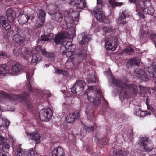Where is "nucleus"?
I'll list each match as a JSON object with an SVG mask.
<instances>
[{
    "mask_svg": "<svg viewBox=\"0 0 156 156\" xmlns=\"http://www.w3.org/2000/svg\"><path fill=\"white\" fill-rule=\"evenodd\" d=\"M75 48L76 46L72 44V43L71 42L70 45H68L65 51L69 50L70 51H74Z\"/></svg>",
    "mask_w": 156,
    "mask_h": 156,
    "instance_id": "obj_43",
    "label": "nucleus"
},
{
    "mask_svg": "<svg viewBox=\"0 0 156 156\" xmlns=\"http://www.w3.org/2000/svg\"><path fill=\"white\" fill-rule=\"evenodd\" d=\"M30 19H33L32 16H29L28 15L23 14V12H21L17 17L19 23L21 24H24L27 23Z\"/></svg>",
    "mask_w": 156,
    "mask_h": 156,
    "instance_id": "obj_16",
    "label": "nucleus"
},
{
    "mask_svg": "<svg viewBox=\"0 0 156 156\" xmlns=\"http://www.w3.org/2000/svg\"><path fill=\"white\" fill-rule=\"evenodd\" d=\"M139 61L138 59L136 57H133V58H130L127 62L126 65L129 64L131 67L135 65L136 66H139Z\"/></svg>",
    "mask_w": 156,
    "mask_h": 156,
    "instance_id": "obj_33",
    "label": "nucleus"
},
{
    "mask_svg": "<svg viewBox=\"0 0 156 156\" xmlns=\"http://www.w3.org/2000/svg\"><path fill=\"white\" fill-rule=\"evenodd\" d=\"M53 35V34L50 31L47 34H44L42 35L40 37V39L42 41H49L52 39Z\"/></svg>",
    "mask_w": 156,
    "mask_h": 156,
    "instance_id": "obj_29",
    "label": "nucleus"
},
{
    "mask_svg": "<svg viewBox=\"0 0 156 156\" xmlns=\"http://www.w3.org/2000/svg\"><path fill=\"white\" fill-rule=\"evenodd\" d=\"M27 134L28 136L34 140L36 144L40 143V136L37 131L36 132H33V133H27Z\"/></svg>",
    "mask_w": 156,
    "mask_h": 156,
    "instance_id": "obj_26",
    "label": "nucleus"
},
{
    "mask_svg": "<svg viewBox=\"0 0 156 156\" xmlns=\"http://www.w3.org/2000/svg\"><path fill=\"white\" fill-rule=\"evenodd\" d=\"M146 103L148 109L150 110L151 112H152L153 113L154 112V108H153L152 106L150 105H149L147 100H146Z\"/></svg>",
    "mask_w": 156,
    "mask_h": 156,
    "instance_id": "obj_50",
    "label": "nucleus"
},
{
    "mask_svg": "<svg viewBox=\"0 0 156 156\" xmlns=\"http://www.w3.org/2000/svg\"><path fill=\"white\" fill-rule=\"evenodd\" d=\"M0 56H3L8 57V55L5 52L2 51H0Z\"/></svg>",
    "mask_w": 156,
    "mask_h": 156,
    "instance_id": "obj_56",
    "label": "nucleus"
},
{
    "mask_svg": "<svg viewBox=\"0 0 156 156\" xmlns=\"http://www.w3.org/2000/svg\"><path fill=\"white\" fill-rule=\"evenodd\" d=\"M140 16L141 18H143V19L144 18V14H142V15H141Z\"/></svg>",
    "mask_w": 156,
    "mask_h": 156,
    "instance_id": "obj_64",
    "label": "nucleus"
},
{
    "mask_svg": "<svg viewBox=\"0 0 156 156\" xmlns=\"http://www.w3.org/2000/svg\"><path fill=\"white\" fill-rule=\"evenodd\" d=\"M144 12L145 13H147V14H153V12L152 11L151 12V11L149 9V8H145L144 10Z\"/></svg>",
    "mask_w": 156,
    "mask_h": 156,
    "instance_id": "obj_53",
    "label": "nucleus"
},
{
    "mask_svg": "<svg viewBox=\"0 0 156 156\" xmlns=\"http://www.w3.org/2000/svg\"><path fill=\"white\" fill-rule=\"evenodd\" d=\"M148 71L151 73L152 77L154 78H156V66L152 65L148 68Z\"/></svg>",
    "mask_w": 156,
    "mask_h": 156,
    "instance_id": "obj_35",
    "label": "nucleus"
},
{
    "mask_svg": "<svg viewBox=\"0 0 156 156\" xmlns=\"http://www.w3.org/2000/svg\"><path fill=\"white\" fill-rule=\"evenodd\" d=\"M74 32L73 29H71L68 30V32H67V35L70 38L71 37L73 38L74 34Z\"/></svg>",
    "mask_w": 156,
    "mask_h": 156,
    "instance_id": "obj_45",
    "label": "nucleus"
},
{
    "mask_svg": "<svg viewBox=\"0 0 156 156\" xmlns=\"http://www.w3.org/2000/svg\"><path fill=\"white\" fill-rule=\"evenodd\" d=\"M134 108V114L141 117L143 118L146 115H149L151 114V113L148 111H142L140 107L138 106H135Z\"/></svg>",
    "mask_w": 156,
    "mask_h": 156,
    "instance_id": "obj_14",
    "label": "nucleus"
},
{
    "mask_svg": "<svg viewBox=\"0 0 156 156\" xmlns=\"http://www.w3.org/2000/svg\"><path fill=\"white\" fill-rule=\"evenodd\" d=\"M91 149V147H87L86 148V151L88 152H89L90 151V150Z\"/></svg>",
    "mask_w": 156,
    "mask_h": 156,
    "instance_id": "obj_59",
    "label": "nucleus"
},
{
    "mask_svg": "<svg viewBox=\"0 0 156 156\" xmlns=\"http://www.w3.org/2000/svg\"><path fill=\"white\" fill-rule=\"evenodd\" d=\"M90 104L92 103V105L94 107L98 106L101 102L100 98H98V100L92 98V100L90 99Z\"/></svg>",
    "mask_w": 156,
    "mask_h": 156,
    "instance_id": "obj_34",
    "label": "nucleus"
},
{
    "mask_svg": "<svg viewBox=\"0 0 156 156\" xmlns=\"http://www.w3.org/2000/svg\"><path fill=\"white\" fill-rule=\"evenodd\" d=\"M66 37L64 33L61 32L56 35L55 37L53 39V41L57 44H59L63 41L64 38H66Z\"/></svg>",
    "mask_w": 156,
    "mask_h": 156,
    "instance_id": "obj_21",
    "label": "nucleus"
},
{
    "mask_svg": "<svg viewBox=\"0 0 156 156\" xmlns=\"http://www.w3.org/2000/svg\"><path fill=\"white\" fill-rule=\"evenodd\" d=\"M6 16L8 21L13 22L16 17V12L12 8H9L6 12Z\"/></svg>",
    "mask_w": 156,
    "mask_h": 156,
    "instance_id": "obj_12",
    "label": "nucleus"
},
{
    "mask_svg": "<svg viewBox=\"0 0 156 156\" xmlns=\"http://www.w3.org/2000/svg\"><path fill=\"white\" fill-rule=\"evenodd\" d=\"M130 136H133V130L132 129H131L130 130Z\"/></svg>",
    "mask_w": 156,
    "mask_h": 156,
    "instance_id": "obj_60",
    "label": "nucleus"
},
{
    "mask_svg": "<svg viewBox=\"0 0 156 156\" xmlns=\"http://www.w3.org/2000/svg\"><path fill=\"white\" fill-rule=\"evenodd\" d=\"M9 96V94L5 92L0 91V100L2 99V97H7Z\"/></svg>",
    "mask_w": 156,
    "mask_h": 156,
    "instance_id": "obj_47",
    "label": "nucleus"
},
{
    "mask_svg": "<svg viewBox=\"0 0 156 156\" xmlns=\"http://www.w3.org/2000/svg\"><path fill=\"white\" fill-rule=\"evenodd\" d=\"M84 129H85V131L89 133L92 132L94 130V128L93 126H92L90 127L85 126Z\"/></svg>",
    "mask_w": 156,
    "mask_h": 156,
    "instance_id": "obj_48",
    "label": "nucleus"
},
{
    "mask_svg": "<svg viewBox=\"0 0 156 156\" xmlns=\"http://www.w3.org/2000/svg\"><path fill=\"white\" fill-rule=\"evenodd\" d=\"M105 48L107 50H111L112 51H114L117 47V42L113 40L111 37L107 39L105 43Z\"/></svg>",
    "mask_w": 156,
    "mask_h": 156,
    "instance_id": "obj_9",
    "label": "nucleus"
},
{
    "mask_svg": "<svg viewBox=\"0 0 156 156\" xmlns=\"http://www.w3.org/2000/svg\"><path fill=\"white\" fill-rule=\"evenodd\" d=\"M26 74L27 82L26 83V87L29 93L33 92V89L31 86L32 80L31 78V76L30 73L27 71L25 70Z\"/></svg>",
    "mask_w": 156,
    "mask_h": 156,
    "instance_id": "obj_17",
    "label": "nucleus"
},
{
    "mask_svg": "<svg viewBox=\"0 0 156 156\" xmlns=\"http://www.w3.org/2000/svg\"><path fill=\"white\" fill-rule=\"evenodd\" d=\"M18 156H33L34 152L32 150H30L26 151H23L21 148L18 149L17 150Z\"/></svg>",
    "mask_w": 156,
    "mask_h": 156,
    "instance_id": "obj_23",
    "label": "nucleus"
},
{
    "mask_svg": "<svg viewBox=\"0 0 156 156\" xmlns=\"http://www.w3.org/2000/svg\"><path fill=\"white\" fill-rule=\"evenodd\" d=\"M80 115V112L78 110H76L74 112L70 113L66 117L67 122L69 123L73 122L79 118Z\"/></svg>",
    "mask_w": 156,
    "mask_h": 156,
    "instance_id": "obj_11",
    "label": "nucleus"
},
{
    "mask_svg": "<svg viewBox=\"0 0 156 156\" xmlns=\"http://www.w3.org/2000/svg\"><path fill=\"white\" fill-rule=\"evenodd\" d=\"M91 82L90 83H95L97 80V78L95 75H93L91 77Z\"/></svg>",
    "mask_w": 156,
    "mask_h": 156,
    "instance_id": "obj_55",
    "label": "nucleus"
},
{
    "mask_svg": "<svg viewBox=\"0 0 156 156\" xmlns=\"http://www.w3.org/2000/svg\"><path fill=\"white\" fill-rule=\"evenodd\" d=\"M24 70V66L18 63L13 65L10 70L9 73L18 75Z\"/></svg>",
    "mask_w": 156,
    "mask_h": 156,
    "instance_id": "obj_8",
    "label": "nucleus"
},
{
    "mask_svg": "<svg viewBox=\"0 0 156 156\" xmlns=\"http://www.w3.org/2000/svg\"><path fill=\"white\" fill-rule=\"evenodd\" d=\"M130 2H133L136 4L138 1V0H129Z\"/></svg>",
    "mask_w": 156,
    "mask_h": 156,
    "instance_id": "obj_61",
    "label": "nucleus"
},
{
    "mask_svg": "<svg viewBox=\"0 0 156 156\" xmlns=\"http://www.w3.org/2000/svg\"><path fill=\"white\" fill-rule=\"evenodd\" d=\"M85 113L89 120H91L93 119L94 117V108L92 106H89L86 108Z\"/></svg>",
    "mask_w": 156,
    "mask_h": 156,
    "instance_id": "obj_22",
    "label": "nucleus"
},
{
    "mask_svg": "<svg viewBox=\"0 0 156 156\" xmlns=\"http://www.w3.org/2000/svg\"><path fill=\"white\" fill-rule=\"evenodd\" d=\"M70 4L78 9H83L86 6V2L83 0H72Z\"/></svg>",
    "mask_w": 156,
    "mask_h": 156,
    "instance_id": "obj_15",
    "label": "nucleus"
},
{
    "mask_svg": "<svg viewBox=\"0 0 156 156\" xmlns=\"http://www.w3.org/2000/svg\"><path fill=\"white\" fill-rule=\"evenodd\" d=\"M2 122H2L3 124L2 125H4V126H2L0 127H7L9 126V123H10V122L8 120H6V121H5L4 120H3V119Z\"/></svg>",
    "mask_w": 156,
    "mask_h": 156,
    "instance_id": "obj_52",
    "label": "nucleus"
},
{
    "mask_svg": "<svg viewBox=\"0 0 156 156\" xmlns=\"http://www.w3.org/2000/svg\"><path fill=\"white\" fill-rule=\"evenodd\" d=\"M103 30L105 33H111L112 32V28L104 26L103 27Z\"/></svg>",
    "mask_w": 156,
    "mask_h": 156,
    "instance_id": "obj_46",
    "label": "nucleus"
},
{
    "mask_svg": "<svg viewBox=\"0 0 156 156\" xmlns=\"http://www.w3.org/2000/svg\"><path fill=\"white\" fill-rule=\"evenodd\" d=\"M41 57L40 55L37 53H34L32 55V58L30 62L31 65H36L41 60Z\"/></svg>",
    "mask_w": 156,
    "mask_h": 156,
    "instance_id": "obj_27",
    "label": "nucleus"
},
{
    "mask_svg": "<svg viewBox=\"0 0 156 156\" xmlns=\"http://www.w3.org/2000/svg\"><path fill=\"white\" fill-rule=\"evenodd\" d=\"M52 19L57 23H60L63 20L62 14L59 12H56L52 15Z\"/></svg>",
    "mask_w": 156,
    "mask_h": 156,
    "instance_id": "obj_28",
    "label": "nucleus"
},
{
    "mask_svg": "<svg viewBox=\"0 0 156 156\" xmlns=\"http://www.w3.org/2000/svg\"><path fill=\"white\" fill-rule=\"evenodd\" d=\"M0 156H7L5 154H4L2 152H0Z\"/></svg>",
    "mask_w": 156,
    "mask_h": 156,
    "instance_id": "obj_62",
    "label": "nucleus"
},
{
    "mask_svg": "<svg viewBox=\"0 0 156 156\" xmlns=\"http://www.w3.org/2000/svg\"><path fill=\"white\" fill-rule=\"evenodd\" d=\"M97 4L98 6L96 7V8H101L104 6V4L102 2L101 0L97 1Z\"/></svg>",
    "mask_w": 156,
    "mask_h": 156,
    "instance_id": "obj_51",
    "label": "nucleus"
},
{
    "mask_svg": "<svg viewBox=\"0 0 156 156\" xmlns=\"http://www.w3.org/2000/svg\"><path fill=\"white\" fill-rule=\"evenodd\" d=\"M78 39L80 44L81 45H85L88 43L90 40V37L85 32L78 35Z\"/></svg>",
    "mask_w": 156,
    "mask_h": 156,
    "instance_id": "obj_13",
    "label": "nucleus"
},
{
    "mask_svg": "<svg viewBox=\"0 0 156 156\" xmlns=\"http://www.w3.org/2000/svg\"><path fill=\"white\" fill-rule=\"evenodd\" d=\"M93 13L97 20L102 21L105 23L109 22V21L106 18V16L103 12L102 9L96 8L93 10Z\"/></svg>",
    "mask_w": 156,
    "mask_h": 156,
    "instance_id": "obj_7",
    "label": "nucleus"
},
{
    "mask_svg": "<svg viewBox=\"0 0 156 156\" xmlns=\"http://www.w3.org/2000/svg\"><path fill=\"white\" fill-rule=\"evenodd\" d=\"M124 51L128 54H131L134 52V50L131 47H129L125 48Z\"/></svg>",
    "mask_w": 156,
    "mask_h": 156,
    "instance_id": "obj_44",
    "label": "nucleus"
},
{
    "mask_svg": "<svg viewBox=\"0 0 156 156\" xmlns=\"http://www.w3.org/2000/svg\"><path fill=\"white\" fill-rule=\"evenodd\" d=\"M104 139H105V140L103 141L102 144L104 145L108 144V141L109 140V138L106 137L105 138H104L103 140H104Z\"/></svg>",
    "mask_w": 156,
    "mask_h": 156,
    "instance_id": "obj_54",
    "label": "nucleus"
},
{
    "mask_svg": "<svg viewBox=\"0 0 156 156\" xmlns=\"http://www.w3.org/2000/svg\"><path fill=\"white\" fill-rule=\"evenodd\" d=\"M65 38L63 39L62 44L61 45L60 52L62 55L64 56L66 54L65 51L66 50L67 47L68 45H70L71 44V42L68 41L66 40H64Z\"/></svg>",
    "mask_w": 156,
    "mask_h": 156,
    "instance_id": "obj_24",
    "label": "nucleus"
},
{
    "mask_svg": "<svg viewBox=\"0 0 156 156\" xmlns=\"http://www.w3.org/2000/svg\"><path fill=\"white\" fill-rule=\"evenodd\" d=\"M87 51L84 48L81 47L76 54L78 62L81 63L86 59Z\"/></svg>",
    "mask_w": 156,
    "mask_h": 156,
    "instance_id": "obj_10",
    "label": "nucleus"
},
{
    "mask_svg": "<svg viewBox=\"0 0 156 156\" xmlns=\"http://www.w3.org/2000/svg\"><path fill=\"white\" fill-rule=\"evenodd\" d=\"M86 86V83L83 80H77L71 88L72 93L74 94H81Z\"/></svg>",
    "mask_w": 156,
    "mask_h": 156,
    "instance_id": "obj_4",
    "label": "nucleus"
},
{
    "mask_svg": "<svg viewBox=\"0 0 156 156\" xmlns=\"http://www.w3.org/2000/svg\"><path fill=\"white\" fill-rule=\"evenodd\" d=\"M138 144L140 146V150L143 152H150L154 148L153 145L151 143L148 137H143L139 140Z\"/></svg>",
    "mask_w": 156,
    "mask_h": 156,
    "instance_id": "obj_3",
    "label": "nucleus"
},
{
    "mask_svg": "<svg viewBox=\"0 0 156 156\" xmlns=\"http://www.w3.org/2000/svg\"><path fill=\"white\" fill-rule=\"evenodd\" d=\"M16 50H14L13 51V54H14V55H17V54H15V51H16Z\"/></svg>",
    "mask_w": 156,
    "mask_h": 156,
    "instance_id": "obj_63",
    "label": "nucleus"
},
{
    "mask_svg": "<svg viewBox=\"0 0 156 156\" xmlns=\"http://www.w3.org/2000/svg\"><path fill=\"white\" fill-rule=\"evenodd\" d=\"M35 50L36 52H41L42 54L44 55L45 54L46 51L45 49L42 48V46L40 45H37L35 48Z\"/></svg>",
    "mask_w": 156,
    "mask_h": 156,
    "instance_id": "obj_40",
    "label": "nucleus"
},
{
    "mask_svg": "<svg viewBox=\"0 0 156 156\" xmlns=\"http://www.w3.org/2000/svg\"><path fill=\"white\" fill-rule=\"evenodd\" d=\"M66 52V54L64 55H66V56L68 58H70V59L71 60V61H72L74 59L73 57H72V56L73 55L75 54V52L73 51H70L69 50H67L66 51H65Z\"/></svg>",
    "mask_w": 156,
    "mask_h": 156,
    "instance_id": "obj_39",
    "label": "nucleus"
},
{
    "mask_svg": "<svg viewBox=\"0 0 156 156\" xmlns=\"http://www.w3.org/2000/svg\"><path fill=\"white\" fill-rule=\"evenodd\" d=\"M112 83L115 85L117 88L120 94L123 91L124 95H126L127 91L125 89H129L131 93L134 95L136 94L137 93V87L135 85L128 84L126 83H124L118 79H116L114 76L112 78Z\"/></svg>",
    "mask_w": 156,
    "mask_h": 156,
    "instance_id": "obj_1",
    "label": "nucleus"
},
{
    "mask_svg": "<svg viewBox=\"0 0 156 156\" xmlns=\"http://www.w3.org/2000/svg\"><path fill=\"white\" fill-rule=\"evenodd\" d=\"M3 118L2 117H1V116H0V127L1 126H4V125H2L3 123Z\"/></svg>",
    "mask_w": 156,
    "mask_h": 156,
    "instance_id": "obj_57",
    "label": "nucleus"
},
{
    "mask_svg": "<svg viewBox=\"0 0 156 156\" xmlns=\"http://www.w3.org/2000/svg\"><path fill=\"white\" fill-rule=\"evenodd\" d=\"M45 53V54H44V55L45 56L47 57L48 58H50L51 60L52 61H53L55 60V55L54 53H48L46 51Z\"/></svg>",
    "mask_w": 156,
    "mask_h": 156,
    "instance_id": "obj_41",
    "label": "nucleus"
},
{
    "mask_svg": "<svg viewBox=\"0 0 156 156\" xmlns=\"http://www.w3.org/2000/svg\"><path fill=\"white\" fill-rule=\"evenodd\" d=\"M97 136L96 135L94 139L95 141L96 142H98L99 140V139L98 137H97Z\"/></svg>",
    "mask_w": 156,
    "mask_h": 156,
    "instance_id": "obj_58",
    "label": "nucleus"
},
{
    "mask_svg": "<svg viewBox=\"0 0 156 156\" xmlns=\"http://www.w3.org/2000/svg\"><path fill=\"white\" fill-rule=\"evenodd\" d=\"M73 9L70 8L64 12V21L68 27H71L74 23L79 21V12L77 10L74 11Z\"/></svg>",
    "mask_w": 156,
    "mask_h": 156,
    "instance_id": "obj_2",
    "label": "nucleus"
},
{
    "mask_svg": "<svg viewBox=\"0 0 156 156\" xmlns=\"http://www.w3.org/2000/svg\"><path fill=\"white\" fill-rule=\"evenodd\" d=\"M137 73L138 77L140 80L145 82L148 81V77L145 74L144 70H140Z\"/></svg>",
    "mask_w": 156,
    "mask_h": 156,
    "instance_id": "obj_30",
    "label": "nucleus"
},
{
    "mask_svg": "<svg viewBox=\"0 0 156 156\" xmlns=\"http://www.w3.org/2000/svg\"><path fill=\"white\" fill-rule=\"evenodd\" d=\"M52 156H65V151L64 149L60 146H57L52 151Z\"/></svg>",
    "mask_w": 156,
    "mask_h": 156,
    "instance_id": "obj_18",
    "label": "nucleus"
},
{
    "mask_svg": "<svg viewBox=\"0 0 156 156\" xmlns=\"http://www.w3.org/2000/svg\"><path fill=\"white\" fill-rule=\"evenodd\" d=\"M0 26L2 28H3L6 31L9 30L11 29V25L7 22L5 16H0Z\"/></svg>",
    "mask_w": 156,
    "mask_h": 156,
    "instance_id": "obj_19",
    "label": "nucleus"
},
{
    "mask_svg": "<svg viewBox=\"0 0 156 156\" xmlns=\"http://www.w3.org/2000/svg\"><path fill=\"white\" fill-rule=\"evenodd\" d=\"M40 20V21H39V23H38L37 24V27L38 28H40L41 27H42L44 24V23L45 22V19H39Z\"/></svg>",
    "mask_w": 156,
    "mask_h": 156,
    "instance_id": "obj_49",
    "label": "nucleus"
},
{
    "mask_svg": "<svg viewBox=\"0 0 156 156\" xmlns=\"http://www.w3.org/2000/svg\"><path fill=\"white\" fill-rule=\"evenodd\" d=\"M55 73L56 74H62L66 76L68 73V71L59 69H55Z\"/></svg>",
    "mask_w": 156,
    "mask_h": 156,
    "instance_id": "obj_42",
    "label": "nucleus"
},
{
    "mask_svg": "<svg viewBox=\"0 0 156 156\" xmlns=\"http://www.w3.org/2000/svg\"><path fill=\"white\" fill-rule=\"evenodd\" d=\"M37 16L39 19H44L46 15L45 11L42 9H38L37 11Z\"/></svg>",
    "mask_w": 156,
    "mask_h": 156,
    "instance_id": "obj_37",
    "label": "nucleus"
},
{
    "mask_svg": "<svg viewBox=\"0 0 156 156\" xmlns=\"http://www.w3.org/2000/svg\"><path fill=\"white\" fill-rule=\"evenodd\" d=\"M10 69L6 64L0 65V75L4 76L5 74L9 73Z\"/></svg>",
    "mask_w": 156,
    "mask_h": 156,
    "instance_id": "obj_31",
    "label": "nucleus"
},
{
    "mask_svg": "<svg viewBox=\"0 0 156 156\" xmlns=\"http://www.w3.org/2000/svg\"><path fill=\"white\" fill-rule=\"evenodd\" d=\"M116 0H109V3L111 7L115 8L117 6H120L123 5V3L115 2Z\"/></svg>",
    "mask_w": 156,
    "mask_h": 156,
    "instance_id": "obj_36",
    "label": "nucleus"
},
{
    "mask_svg": "<svg viewBox=\"0 0 156 156\" xmlns=\"http://www.w3.org/2000/svg\"><path fill=\"white\" fill-rule=\"evenodd\" d=\"M52 112L51 109L48 108H44L39 112V118L42 121L48 122L51 118Z\"/></svg>",
    "mask_w": 156,
    "mask_h": 156,
    "instance_id": "obj_6",
    "label": "nucleus"
},
{
    "mask_svg": "<svg viewBox=\"0 0 156 156\" xmlns=\"http://www.w3.org/2000/svg\"><path fill=\"white\" fill-rule=\"evenodd\" d=\"M6 138L0 136V149L3 151L9 150L10 147L9 144L6 141Z\"/></svg>",
    "mask_w": 156,
    "mask_h": 156,
    "instance_id": "obj_20",
    "label": "nucleus"
},
{
    "mask_svg": "<svg viewBox=\"0 0 156 156\" xmlns=\"http://www.w3.org/2000/svg\"><path fill=\"white\" fill-rule=\"evenodd\" d=\"M15 100H19L27 103V107L28 109H31L33 107L32 103L30 101V96L29 94L25 92H23L22 94H14L13 95Z\"/></svg>",
    "mask_w": 156,
    "mask_h": 156,
    "instance_id": "obj_5",
    "label": "nucleus"
},
{
    "mask_svg": "<svg viewBox=\"0 0 156 156\" xmlns=\"http://www.w3.org/2000/svg\"><path fill=\"white\" fill-rule=\"evenodd\" d=\"M127 151H123L122 150H119L116 152L114 151L112 156H124L126 155Z\"/></svg>",
    "mask_w": 156,
    "mask_h": 156,
    "instance_id": "obj_38",
    "label": "nucleus"
},
{
    "mask_svg": "<svg viewBox=\"0 0 156 156\" xmlns=\"http://www.w3.org/2000/svg\"><path fill=\"white\" fill-rule=\"evenodd\" d=\"M129 13L127 10H125L122 14L120 15L118 20L121 21L120 23L125 24L126 23V17H129Z\"/></svg>",
    "mask_w": 156,
    "mask_h": 156,
    "instance_id": "obj_25",
    "label": "nucleus"
},
{
    "mask_svg": "<svg viewBox=\"0 0 156 156\" xmlns=\"http://www.w3.org/2000/svg\"><path fill=\"white\" fill-rule=\"evenodd\" d=\"M13 40L17 43L22 44L25 40V38L18 34H16L14 35Z\"/></svg>",
    "mask_w": 156,
    "mask_h": 156,
    "instance_id": "obj_32",
    "label": "nucleus"
}]
</instances>
